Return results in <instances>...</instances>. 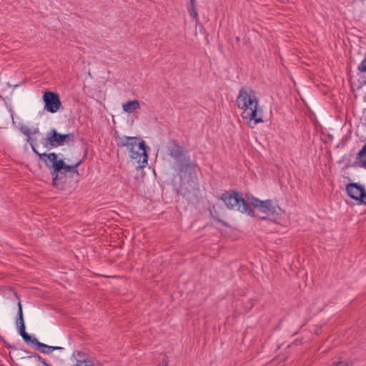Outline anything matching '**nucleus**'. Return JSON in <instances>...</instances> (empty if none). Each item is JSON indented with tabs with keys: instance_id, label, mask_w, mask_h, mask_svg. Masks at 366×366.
I'll return each mask as SVG.
<instances>
[{
	"instance_id": "12",
	"label": "nucleus",
	"mask_w": 366,
	"mask_h": 366,
	"mask_svg": "<svg viewBox=\"0 0 366 366\" xmlns=\"http://www.w3.org/2000/svg\"><path fill=\"white\" fill-rule=\"evenodd\" d=\"M34 345H36L38 349L44 354H50L54 350H61L64 348L58 346H49L42 342H40L37 339L34 338L30 340Z\"/></svg>"
},
{
	"instance_id": "13",
	"label": "nucleus",
	"mask_w": 366,
	"mask_h": 366,
	"mask_svg": "<svg viewBox=\"0 0 366 366\" xmlns=\"http://www.w3.org/2000/svg\"><path fill=\"white\" fill-rule=\"evenodd\" d=\"M140 108L139 102L137 99L127 102L122 104L124 112L131 114Z\"/></svg>"
},
{
	"instance_id": "10",
	"label": "nucleus",
	"mask_w": 366,
	"mask_h": 366,
	"mask_svg": "<svg viewBox=\"0 0 366 366\" xmlns=\"http://www.w3.org/2000/svg\"><path fill=\"white\" fill-rule=\"evenodd\" d=\"M365 190L364 187L357 183H350L346 186V192L352 199L359 201Z\"/></svg>"
},
{
	"instance_id": "20",
	"label": "nucleus",
	"mask_w": 366,
	"mask_h": 366,
	"mask_svg": "<svg viewBox=\"0 0 366 366\" xmlns=\"http://www.w3.org/2000/svg\"><path fill=\"white\" fill-rule=\"evenodd\" d=\"M334 366H352V365L347 362L340 361V362H335Z\"/></svg>"
},
{
	"instance_id": "21",
	"label": "nucleus",
	"mask_w": 366,
	"mask_h": 366,
	"mask_svg": "<svg viewBox=\"0 0 366 366\" xmlns=\"http://www.w3.org/2000/svg\"><path fill=\"white\" fill-rule=\"evenodd\" d=\"M34 357L40 362H41L43 364L45 365V366H46V365H48L46 361L39 355H34Z\"/></svg>"
},
{
	"instance_id": "3",
	"label": "nucleus",
	"mask_w": 366,
	"mask_h": 366,
	"mask_svg": "<svg viewBox=\"0 0 366 366\" xmlns=\"http://www.w3.org/2000/svg\"><path fill=\"white\" fill-rule=\"evenodd\" d=\"M115 141L117 147H126L130 152V157L137 159V162L142 164L139 167H144L148 161L147 147L144 140H139L136 137L115 136Z\"/></svg>"
},
{
	"instance_id": "11",
	"label": "nucleus",
	"mask_w": 366,
	"mask_h": 366,
	"mask_svg": "<svg viewBox=\"0 0 366 366\" xmlns=\"http://www.w3.org/2000/svg\"><path fill=\"white\" fill-rule=\"evenodd\" d=\"M197 184L192 180L189 187L186 184L182 183L180 186L179 192L182 196L187 199H190L197 194Z\"/></svg>"
},
{
	"instance_id": "2",
	"label": "nucleus",
	"mask_w": 366,
	"mask_h": 366,
	"mask_svg": "<svg viewBox=\"0 0 366 366\" xmlns=\"http://www.w3.org/2000/svg\"><path fill=\"white\" fill-rule=\"evenodd\" d=\"M29 143L30 144L34 153L39 156L40 159L44 162L47 167L52 169L51 173L53 176L52 184L54 187H58L59 185V172H61L62 170L64 172H71L76 169L81 164L82 161L79 160L74 165H66L63 159H57L58 157L56 153H39L35 148L34 140L29 142Z\"/></svg>"
},
{
	"instance_id": "17",
	"label": "nucleus",
	"mask_w": 366,
	"mask_h": 366,
	"mask_svg": "<svg viewBox=\"0 0 366 366\" xmlns=\"http://www.w3.org/2000/svg\"><path fill=\"white\" fill-rule=\"evenodd\" d=\"M357 69L361 72H366V54L365 58L362 60L361 63L357 66Z\"/></svg>"
},
{
	"instance_id": "9",
	"label": "nucleus",
	"mask_w": 366,
	"mask_h": 366,
	"mask_svg": "<svg viewBox=\"0 0 366 366\" xmlns=\"http://www.w3.org/2000/svg\"><path fill=\"white\" fill-rule=\"evenodd\" d=\"M18 319L16 323H20L19 334L26 342H29L31 340L30 335L26 332V326L24 321L22 306L20 302H18Z\"/></svg>"
},
{
	"instance_id": "8",
	"label": "nucleus",
	"mask_w": 366,
	"mask_h": 366,
	"mask_svg": "<svg viewBox=\"0 0 366 366\" xmlns=\"http://www.w3.org/2000/svg\"><path fill=\"white\" fill-rule=\"evenodd\" d=\"M42 98L44 103V110L50 113H56L59 110L61 102L57 93L46 92L44 93Z\"/></svg>"
},
{
	"instance_id": "4",
	"label": "nucleus",
	"mask_w": 366,
	"mask_h": 366,
	"mask_svg": "<svg viewBox=\"0 0 366 366\" xmlns=\"http://www.w3.org/2000/svg\"><path fill=\"white\" fill-rule=\"evenodd\" d=\"M169 156L173 158L178 165L179 175L182 178L184 172L195 170L196 164L192 163L189 156L184 152V148L179 144L174 142L168 149Z\"/></svg>"
},
{
	"instance_id": "19",
	"label": "nucleus",
	"mask_w": 366,
	"mask_h": 366,
	"mask_svg": "<svg viewBox=\"0 0 366 366\" xmlns=\"http://www.w3.org/2000/svg\"><path fill=\"white\" fill-rule=\"evenodd\" d=\"M359 202L361 204H364L366 205V191H365V189L364 190L362 195L360 196V199H359Z\"/></svg>"
},
{
	"instance_id": "18",
	"label": "nucleus",
	"mask_w": 366,
	"mask_h": 366,
	"mask_svg": "<svg viewBox=\"0 0 366 366\" xmlns=\"http://www.w3.org/2000/svg\"><path fill=\"white\" fill-rule=\"evenodd\" d=\"M21 132H23L24 134H25L26 136H27L28 139H27V142H30L31 140H33L31 137H30V134H31V130L28 127H25V128H22L21 129Z\"/></svg>"
},
{
	"instance_id": "6",
	"label": "nucleus",
	"mask_w": 366,
	"mask_h": 366,
	"mask_svg": "<svg viewBox=\"0 0 366 366\" xmlns=\"http://www.w3.org/2000/svg\"><path fill=\"white\" fill-rule=\"evenodd\" d=\"M249 204H250L258 212L264 214L259 216L262 219H266L271 214L276 212V205L272 199L260 200L253 196L248 197Z\"/></svg>"
},
{
	"instance_id": "7",
	"label": "nucleus",
	"mask_w": 366,
	"mask_h": 366,
	"mask_svg": "<svg viewBox=\"0 0 366 366\" xmlns=\"http://www.w3.org/2000/svg\"><path fill=\"white\" fill-rule=\"evenodd\" d=\"M44 140L48 142L51 147H57L66 144L73 143L74 142V135L73 133L61 134L53 129L47 133L46 139H42V143L44 146H46Z\"/></svg>"
},
{
	"instance_id": "14",
	"label": "nucleus",
	"mask_w": 366,
	"mask_h": 366,
	"mask_svg": "<svg viewBox=\"0 0 366 366\" xmlns=\"http://www.w3.org/2000/svg\"><path fill=\"white\" fill-rule=\"evenodd\" d=\"M357 159L360 162L361 167L366 169V144L358 152Z\"/></svg>"
},
{
	"instance_id": "16",
	"label": "nucleus",
	"mask_w": 366,
	"mask_h": 366,
	"mask_svg": "<svg viewBox=\"0 0 366 366\" xmlns=\"http://www.w3.org/2000/svg\"><path fill=\"white\" fill-rule=\"evenodd\" d=\"M76 366H94L89 360H76Z\"/></svg>"
},
{
	"instance_id": "22",
	"label": "nucleus",
	"mask_w": 366,
	"mask_h": 366,
	"mask_svg": "<svg viewBox=\"0 0 366 366\" xmlns=\"http://www.w3.org/2000/svg\"><path fill=\"white\" fill-rule=\"evenodd\" d=\"M363 84H366V81H364Z\"/></svg>"
},
{
	"instance_id": "5",
	"label": "nucleus",
	"mask_w": 366,
	"mask_h": 366,
	"mask_svg": "<svg viewBox=\"0 0 366 366\" xmlns=\"http://www.w3.org/2000/svg\"><path fill=\"white\" fill-rule=\"evenodd\" d=\"M221 199L229 209H234L242 213L254 215V212L250 208L249 203L235 191L225 192L222 195Z\"/></svg>"
},
{
	"instance_id": "15",
	"label": "nucleus",
	"mask_w": 366,
	"mask_h": 366,
	"mask_svg": "<svg viewBox=\"0 0 366 366\" xmlns=\"http://www.w3.org/2000/svg\"><path fill=\"white\" fill-rule=\"evenodd\" d=\"M195 2L196 0H189V4L188 5V11L189 12L190 16L197 20L198 19V13L195 9Z\"/></svg>"
},
{
	"instance_id": "1",
	"label": "nucleus",
	"mask_w": 366,
	"mask_h": 366,
	"mask_svg": "<svg viewBox=\"0 0 366 366\" xmlns=\"http://www.w3.org/2000/svg\"><path fill=\"white\" fill-rule=\"evenodd\" d=\"M236 103L237 107L242 110V117L252 122L254 125L263 122L262 117L259 116V99L254 91L251 88L243 86L237 97Z\"/></svg>"
}]
</instances>
